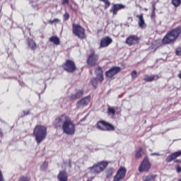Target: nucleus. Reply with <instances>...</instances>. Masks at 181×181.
<instances>
[{"instance_id": "f257e3e1", "label": "nucleus", "mask_w": 181, "mask_h": 181, "mask_svg": "<svg viewBox=\"0 0 181 181\" xmlns=\"http://www.w3.org/2000/svg\"><path fill=\"white\" fill-rule=\"evenodd\" d=\"M55 122L58 125L62 124V131L66 135H74L76 133V124L68 117L61 115L56 118Z\"/></svg>"}, {"instance_id": "f03ea898", "label": "nucleus", "mask_w": 181, "mask_h": 181, "mask_svg": "<svg viewBox=\"0 0 181 181\" xmlns=\"http://www.w3.org/2000/svg\"><path fill=\"white\" fill-rule=\"evenodd\" d=\"M33 135L37 144H40V142L46 139V136H47V129L43 125H37L34 128Z\"/></svg>"}, {"instance_id": "7ed1b4c3", "label": "nucleus", "mask_w": 181, "mask_h": 181, "mask_svg": "<svg viewBox=\"0 0 181 181\" xmlns=\"http://www.w3.org/2000/svg\"><path fill=\"white\" fill-rule=\"evenodd\" d=\"M181 28L180 27L168 33L167 35L163 39V45H169V43H173L176 39L179 37L180 35Z\"/></svg>"}, {"instance_id": "20e7f679", "label": "nucleus", "mask_w": 181, "mask_h": 181, "mask_svg": "<svg viewBox=\"0 0 181 181\" xmlns=\"http://www.w3.org/2000/svg\"><path fill=\"white\" fill-rule=\"evenodd\" d=\"M108 166V162L107 161H100L95 164L93 166L88 168L89 173L92 174H100L101 172H104Z\"/></svg>"}, {"instance_id": "39448f33", "label": "nucleus", "mask_w": 181, "mask_h": 181, "mask_svg": "<svg viewBox=\"0 0 181 181\" xmlns=\"http://www.w3.org/2000/svg\"><path fill=\"white\" fill-rule=\"evenodd\" d=\"M72 33L79 39H86V30L79 25L74 24Z\"/></svg>"}, {"instance_id": "423d86ee", "label": "nucleus", "mask_w": 181, "mask_h": 181, "mask_svg": "<svg viewBox=\"0 0 181 181\" xmlns=\"http://www.w3.org/2000/svg\"><path fill=\"white\" fill-rule=\"evenodd\" d=\"M151 166L152 164H151L149 158H145L139 166V172H140V173H147L151 170Z\"/></svg>"}, {"instance_id": "0eeeda50", "label": "nucleus", "mask_w": 181, "mask_h": 181, "mask_svg": "<svg viewBox=\"0 0 181 181\" xmlns=\"http://www.w3.org/2000/svg\"><path fill=\"white\" fill-rule=\"evenodd\" d=\"M96 127L100 131H114V126L104 121L98 122Z\"/></svg>"}, {"instance_id": "6e6552de", "label": "nucleus", "mask_w": 181, "mask_h": 181, "mask_svg": "<svg viewBox=\"0 0 181 181\" xmlns=\"http://www.w3.org/2000/svg\"><path fill=\"white\" fill-rule=\"evenodd\" d=\"M125 175H127V168L125 167H120L114 177L113 181L123 180Z\"/></svg>"}, {"instance_id": "1a4fd4ad", "label": "nucleus", "mask_w": 181, "mask_h": 181, "mask_svg": "<svg viewBox=\"0 0 181 181\" xmlns=\"http://www.w3.org/2000/svg\"><path fill=\"white\" fill-rule=\"evenodd\" d=\"M64 69L68 73H73V71H76V64L71 60H66L64 64Z\"/></svg>"}, {"instance_id": "9d476101", "label": "nucleus", "mask_w": 181, "mask_h": 181, "mask_svg": "<svg viewBox=\"0 0 181 181\" xmlns=\"http://www.w3.org/2000/svg\"><path fill=\"white\" fill-rule=\"evenodd\" d=\"M126 43L129 46L136 45V43H139V37H138L136 35H131L127 38Z\"/></svg>"}, {"instance_id": "9b49d317", "label": "nucleus", "mask_w": 181, "mask_h": 181, "mask_svg": "<svg viewBox=\"0 0 181 181\" xmlns=\"http://www.w3.org/2000/svg\"><path fill=\"white\" fill-rule=\"evenodd\" d=\"M119 71H121V68L119 66H115L106 72V76L107 77L112 78V77H114L115 74H118Z\"/></svg>"}, {"instance_id": "f8f14e48", "label": "nucleus", "mask_w": 181, "mask_h": 181, "mask_svg": "<svg viewBox=\"0 0 181 181\" xmlns=\"http://www.w3.org/2000/svg\"><path fill=\"white\" fill-rule=\"evenodd\" d=\"M112 43V39L110 38V37H105L100 40V47H108Z\"/></svg>"}, {"instance_id": "ddd939ff", "label": "nucleus", "mask_w": 181, "mask_h": 181, "mask_svg": "<svg viewBox=\"0 0 181 181\" xmlns=\"http://www.w3.org/2000/svg\"><path fill=\"white\" fill-rule=\"evenodd\" d=\"M98 62V55L95 54H92L89 56L88 59V64L89 66H95Z\"/></svg>"}, {"instance_id": "4468645a", "label": "nucleus", "mask_w": 181, "mask_h": 181, "mask_svg": "<svg viewBox=\"0 0 181 181\" xmlns=\"http://www.w3.org/2000/svg\"><path fill=\"white\" fill-rule=\"evenodd\" d=\"M89 103H90V97L87 96L86 98H83L82 100H79L76 104V107L78 108H84L86 105H88Z\"/></svg>"}, {"instance_id": "2eb2a0df", "label": "nucleus", "mask_w": 181, "mask_h": 181, "mask_svg": "<svg viewBox=\"0 0 181 181\" xmlns=\"http://www.w3.org/2000/svg\"><path fill=\"white\" fill-rule=\"evenodd\" d=\"M181 156V151L175 152L167 157L165 159L166 162H172V160L176 159V158H179Z\"/></svg>"}, {"instance_id": "dca6fc26", "label": "nucleus", "mask_w": 181, "mask_h": 181, "mask_svg": "<svg viewBox=\"0 0 181 181\" xmlns=\"http://www.w3.org/2000/svg\"><path fill=\"white\" fill-rule=\"evenodd\" d=\"M125 6L122 4H115L113 6L112 8L110 10V12H112L113 15H117V12L119 11V9H124Z\"/></svg>"}, {"instance_id": "f3484780", "label": "nucleus", "mask_w": 181, "mask_h": 181, "mask_svg": "<svg viewBox=\"0 0 181 181\" xmlns=\"http://www.w3.org/2000/svg\"><path fill=\"white\" fill-rule=\"evenodd\" d=\"M57 177L59 181H68L67 173L64 170L60 171Z\"/></svg>"}, {"instance_id": "a211bd4d", "label": "nucleus", "mask_w": 181, "mask_h": 181, "mask_svg": "<svg viewBox=\"0 0 181 181\" xmlns=\"http://www.w3.org/2000/svg\"><path fill=\"white\" fill-rule=\"evenodd\" d=\"M137 18H139V25L141 28H145L146 26V24H145V20H144V15H137Z\"/></svg>"}, {"instance_id": "6ab92c4d", "label": "nucleus", "mask_w": 181, "mask_h": 181, "mask_svg": "<svg viewBox=\"0 0 181 181\" xmlns=\"http://www.w3.org/2000/svg\"><path fill=\"white\" fill-rule=\"evenodd\" d=\"M97 73V81H103L104 80V77L103 76V71H101V69H98L96 70Z\"/></svg>"}, {"instance_id": "aec40b11", "label": "nucleus", "mask_w": 181, "mask_h": 181, "mask_svg": "<svg viewBox=\"0 0 181 181\" xmlns=\"http://www.w3.org/2000/svg\"><path fill=\"white\" fill-rule=\"evenodd\" d=\"M156 177V175L153 174H149L146 176H144L143 177V181H152Z\"/></svg>"}, {"instance_id": "412c9836", "label": "nucleus", "mask_w": 181, "mask_h": 181, "mask_svg": "<svg viewBox=\"0 0 181 181\" xmlns=\"http://www.w3.org/2000/svg\"><path fill=\"white\" fill-rule=\"evenodd\" d=\"M49 42L54 43V45H60V39H59L57 36L49 37Z\"/></svg>"}, {"instance_id": "4be33fe9", "label": "nucleus", "mask_w": 181, "mask_h": 181, "mask_svg": "<svg viewBox=\"0 0 181 181\" xmlns=\"http://www.w3.org/2000/svg\"><path fill=\"white\" fill-rule=\"evenodd\" d=\"M28 43L31 50H35L37 46H36V42H35V41H33V40H28Z\"/></svg>"}, {"instance_id": "5701e85b", "label": "nucleus", "mask_w": 181, "mask_h": 181, "mask_svg": "<svg viewBox=\"0 0 181 181\" xmlns=\"http://www.w3.org/2000/svg\"><path fill=\"white\" fill-rule=\"evenodd\" d=\"M155 78H156V76H155L146 75L144 76V80L145 81H153V80H155Z\"/></svg>"}, {"instance_id": "b1692460", "label": "nucleus", "mask_w": 181, "mask_h": 181, "mask_svg": "<svg viewBox=\"0 0 181 181\" xmlns=\"http://www.w3.org/2000/svg\"><path fill=\"white\" fill-rule=\"evenodd\" d=\"M144 155V150L142 148H139L135 155V157L137 158H141V156H142Z\"/></svg>"}, {"instance_id": "393cba45", "label": "nucleus", "mask_w": 181, "mask_h": 181, "mask_svg": "<svg viewBox=\"0 0 181 181\" xmlns=\"http://www.w3.org/2000/svg\"><path fill=\"white\" fill-rule=\"evenodd\" d=\"M172 4L174 6L177 8V6H180L181 0H172Z\"/></svg>"}, {"instance_id": "a878e982", "label": "nucleus", "mask_w": 181, "mask_h": 181, "mask_svg": "<svg viewBox=\"0 0 181 181\" xmlns=\"http://www.w3.org/2000/svg\"><path fill=\"white\" fill-rule=\"evenodd\" d=\"M131 76L133 80H135L138 77V72L136 71H132Z\"/></svg>"}, {"instance_id": "bb28decb", "label": "nucleus", "mask_w": 181, "mask_h": 181, "mask_svg": "<svg viewBox=\"0 0 181 181\" xmlns=\"http://www.w3.org/2000/svg\"><path fill=\"white\" fill-rule=\"evenodd\" d=\"M108 113L111 114L112 115H114L115 114V109L114 107H109L107 109Z\"/></svg>"}, {"instance_id": "cd10ccee", "label": "nucleus", "mask_w": 181, "mask_h": 181, "mask_svg": "<svg viewBox=\"0 0 181 181\" xmlns=\"http://www.w3.org/2000/svg\"><path fill=\"white\" fill-rule=\"evenodd\" d=\"M81 95H83V90H78V91L76 93V94L74 98H79V97H81Z\"/></svg>"}, {"instance_id": "c85d7f7f", "label": "nucleus", "mask_w": 181, "mask_h": 181, "mask_svg": "<svg viewBox=\"0 0 181 181\" xmlns=\"http://www.w3.org/2000/svg\"><path fill=\"white\" fill-rule=\"evenodd\" d=\"M101 1L102 2H104L105 4V8H108L110 5V1L108 0H99Z\"/></svg>"}, {"instance_id": "c756f323", "label": "nucleus", "mask_w": 181, "mask_h": 181, "mask_svg": "<svg viewBox=\"0 0 181 181\" xmlns=\"http://www.w3.org/2000/svg\"><path fill=\"white\" fill-rule=\"evenodd\" d=\"M46 169H47V163H44L41 165V170H46Z\"/></svg>"}, {"instance_id": "7c9ffc66", "label": "nucleus", "mask_w": 181, "mask_h": 181, "mask_svg": "<svg viewBox=\"0 0 181 181\" xmlns=\"http://www.w3.org/2000/svg\"><path fill=\"white\" fill-rule=\"evenodd\" d=\"M97 81H98L95 78H93L91 80V84H92V86H93V87H95L97 86Z\"/></svg>"}, {"instance_id": "2f4dec72", "label": "nucleus", "mask_w": 181, "mask_h": 181, "mask_svg": "<svg viewBox=\"0 0 181 181\" xmlns=\"http://www.w3.org/2000/svg\"><path fill=\"white\" fill-rule=\"evenodd\" d=\"M70 18V15L68 13L64 14V21H67Z\"/></svg>"}, {"instance_id": "473e14b6", "label": "nucleus", "mask_w": 181, "mask_h": 181, "mask_svg": "<svg viewBox=\"0 0 181 181\" xmlns=\"http://www.w3.org/2000/svg\"><path fill=\"white\" fill-rule=\"evenodd\" d=\"M176 54H177V56H181V47L177 49Z\"/></svg>"}, {"instance_id": "72a5a7b5", "label": "nucleus", "mask_w": 181, "mask_h": 181, "mask_svg": "<svg viewBox=\"0 0 181 181\" xmlns=\"http://www.w3.org/2000/svg\"><path fill=\"white\" fill-rule=\"evenodd\" d=\"M19 181H29V177H23L19 180Z\"/></svg>"}, {"instance_id": "f704fd0d", "label": "nucleus", "mask_w": 181, "mask_h": 181, "mask_svg": "<svg viewBox=\"0 0 181 181\" xmlns=\"http://www.w3.org/2000/svg\"><path fill=\"white\" fill-rule=\"evenodd\" d=\"M0 181H5L4 179V175H2V171L0 170Z\"/></svg>"}, {"instance_id": "c9c22d12", "label": "nucleus", "mask_w": 181, "mask_h": 181, "mask_svg": "<svg viewBox=\"0 0 181 181\" xmlns=\"http://www.w3.org/2000/svg\"><path fill=\"white\" fill-rule=\"evenodd\" d=\"M176 170H177V173H181V167H180V165H177L176 167Z\"/></svg>"}, {"instance_id": "e433bc0d", "label": "nucleus", "mask_w": 181, "mask_h": 181, "mask_svg": "<svg viewBox=\"0 0 181 181\" xmlns=\"http://www.w3.org/2000/svg\"><path fill=\"white\" fill-rule=\"evenodd\" d=\"M62 4L63 5H67V4H69V0H63Z\"/></svg>"}, {"instance_id": "4c0bfd02", "label": "nucleus", "mask_w": 181, "mask_h": 181, "mask_svg": "<svg viewBox=\"0 0 181 181\" xmlns=\"http://www.w3.org/2000/svg\"><path fill=\"white\" fill-rule=\"evenodd\" d=\"M54 22H60V20L56 18V19H54L52 21H51V23H54Z\"/></svg>"}, {"instance_id": "58836bf2", "label": "nucleus", "mask_w": 181, "mask_h": 181, "mask_svg": "<svg viewBox=\"0 0 181 181\" xmlns=\"http://www.w3.org/2000/svg\"><path fill=\"white\" fill-rule=\"evenodd\" d=\"M178 77H179V78H180V80H181V71L178 74Z\"/></svg>"}, {"instance_id": "ea45409f", "label": "nucleus", "mask_w": 181, "mask_h": 181, "mask_svg": "<svg viewBox=\"0 0 181 181\" xmlns=\"http://www.w3.org/2000/svg\"><path fill=\"white\" fill-rule=\"evenodd\" d=\"M155 15V11L152 10V16H153Z\"/></svg>"}, {"instance_id": "a19ab883", "label": "nucleus", "mask_w": 181, "mask_h": 181, "mask_svg": "<svg viewBox=\"0 0 181 181\" xmlns=\"http://www.w3.org/2000/svg\"><path fill=\"white\" fill-rule=\"evenodd\" d=\"M156 8H155V4L153 5V11H155Z\"/></svg>"}, {"instance_id": "79ce46f5", "label": "nucleus", "mask_w": 181, "mask_h": 181, "mask_svg": "<svg viewBox=\"0 0 181 181\" xmlns=\"http://www.w3.org/2000/svg\"><path fill=\"white\" fill-rule=\"evenodd\" d=\"M145 11H148V8H144Z\"/></svg>"}, {"instance_id": "37998d69", "label": "nucleus", "mask_w": 181, "mask_h": 181, "mask_svg": "<svg viewBox=\"0 0 181 181\" xmlns=\"http://www.w3.org/2000/svg\"><path fill=\"white\" fill-rule=\"evenodd\" d=\"M153 155H159L158 153H154Z\"/></svg>"}]
</instances>
